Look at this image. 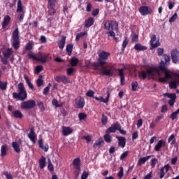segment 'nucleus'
<instances>
[{"label": "nucleus", "instance_id": "obj_1", "mask_svg": "<svg viewBox=\"0 0 179 179\" xmlns=\"http://www.w3.org/2000/svg\"><path fill=\"white\" fill-rule=\"evenodd\" d=\"M108 57H110V52L106 51H101L99 54L98 64L101 66L100 75H103V76H113L114 75L113 69L104 67V65L107 64L106 61L108 59Z\"/></svg>", "mask_w": 179, "mask_h": 179}, {"label": "nucleus", "instance_id": "obj_2", "mask_svg": "<svg viewBox=\"0 0 179 179\" xmlns=\"http://www.w3.org/2000/svg\"><path fill=\"white\" fill-rule=\"evenodd\" d=\"M18 92L13 93V98L17 99L20 101H24L27 99V92H26V88H24V85L20 83L18 84Z\"/></svg>", "mask_w": 179, "mask_h": 179}, {"label": "nucleus", "instance_id": "obj_3", "mask_svg": "<svg viewBox=\"0 0 179 179\" xmlns=\"http://www.w3.org/2000/svg\"><path fill=\"white\" fill-rule=\"evenodd\" d=\"M19 38H20L19 28L17 27L13 31L12 39H11L12 47H13V48L15 50H19L20 47V39Z\"/></svg>", "mask_w": 179, "mask_h": 179}, {"label": "nucleus", "instance_id": "obj_4", "mask_svg": "<svg viewBox=\"0 0 179 179\" xmlns=\"http://www.w3.org/2000/svg\"><path fill=\"white\" fill-rule=\"evenodd\" d=\"M103 29L108 31H118V22L114 20H106L103 22Z\"/></svg>", "mask_w": 179, "mask_h": 179}, {"label": "nucleus", "instance_id": "obj_5", "mask_svg": "<svg viewBox=\"0 0 179 179\" xmlns=\"http://www.w3.org/2000/svg\"><path fill=\"white\" fill-rule=\"evenodd\" d=\"M155 76V69H148L146 71H141L138 73V78L145 80L146 78H153Z\"/></svg>", "mask_w": 179, "mask_h": 179}, {"label": "nucleus", "instance_id": "obj_6", "mask_svg": "<svg viewBox=\"0 0 179 179\" xmlns=\"http://www.w3.org/2000/svg\"><path fill=\"white\" fill-rule=\"evenodd\" d=\"M34 107H36V101L34 100L23 101L20 106L22 110H31V108H34Z\"/></svg>", "mask_w": 179, "mask_h": 179}, {"label": "nucleus", "instance_id": "obj_7", "mask_svg": "<svg viewBox=\"0 0 179 179\" xmlns=\"http://www.w3.org/2000/svg\"><path fill=\"white\" fill-rule=\"evenodd\" d=\"M13 54V50L12 48H8L6 50L3 52V57L1 58V62L3 65H8L9 64V61H8V58H10V55Z\"/></svg>", "mask_w": 179, "mask_h": 179}, {"label": "nucleus", "instance_id": "obj_8", "mask_svg": "<svg viewBox=\"0 0 179 179\" xmlns=\"http://www.w3.org/2000/svg\"><path fill=\"white\" fill-rule=\"evenodd\" d=\"M138 11L141 16H148V15H152L153 10L150 6H141L138 8Z\"/></svg>", "mask_w": 179, "mask_h": 179}, {"label": "nucleus", "instance_id": "obj_9", "mask_svg": "<svg viewBox=\"0 0 179 179\" xmlns=\"http://www.w3.org/2000/svg\"><path fill=\"white\" fill-rule=\"evenodd\" d=\"M17 13H19L20 22H23V19H24V10H23V5L22 4V0H18L17 1Z\"/></svg>", "mask_w": 179, "mask_h": 179}, {"label": "nucleus", "instance_id": "obj_10", "mask_svg": "<svg viewBox=\"0 0 179 179\" xmlns=\"http://www.w3.org/2000/svg\"><path fill=\"white\" fill-rule=\"evenodd\" d=\"M55 4L52 3V1H50L49 3H48V15L49 16H54L55 13H57V9H55Z\"/></svg>", "mask_w": 179, "mask_h": 179}, {"label": "nucleus", "instance_id": "obj_11", "mask_svg": "<svg viewBox=\"0 0 179 179\" xmlns=\"http://www.w3.org/2000/svg\"><path fill=\"white\" fill-rule=\"evenodd\" d=\"M155 41H156V34H152L150 41L151 45L150 50H154V48H157V47L160 45V42H159V41H157L155 43Z\"/></svg>", "mask_w": 179, "mask_h": 179}, {"label": "nucleus", "instance_id": "obj_12", "mask_svg": "<svg viewBox=\"0 0 179 179\" xmlns=\"http://www.w3.org/2000/svg\"><path fill=\"white\" fill-rule=\"evenodd\" d=\"M48 59H51V57H50V55L45 53H41L39 57L37 58V61H39L41 64H46Z\"/></svg>", "mask_w": 179, "mask_h": 179}, {"label": "nucleus", "instance_id": "obj_13", "mask_svg": "<svg viewBox=\"0 0 179 179\" xmlns=\"http://www.w3.org/2000/svg\"><path fill=\"white\" fill-rule=\"evenodd\" d=\"M171 59L173 64H179V51L173 50L171 52Z\"/></svg>", "mask_w": 179, "mask_h": 179}, {"label": "nucleus", "instance_id": "obj_14", "mask_svg": "<svg viewBox=\"0 0 179 179\" xmlns=\"http://www.w3.org/2000/svg\"><path fill=\"white\" fill-rule=\"evenodd\" d=\"M120 128V123L116 122L111 125V127H108L106 130V134H114L116 131H118Z\"/></svg>", "mask_w": 179, "mask_h": 179}, {"label": "nucleus", "instance_id": "obj_15", "mask_svg": "<svg viewBox=\"0 0 179 179\" xmlns=\"http://www.w3.org/2000/svg\"><path fill=\"white\" fill-rule=\"evenodd\" d=\"M76 104L77 106V108H83L85 107V99L82 96H78L76 99Z\"/></svg>", "mask_w": 179, "mask_h": 179}, {"label": "nucleus", "instance_id": "obj_16", "mask_svg": "<svg viewBox=\"0 0 179 179\" xmlns=\"http://www.w3.org/2000/svg\"><path fill=\"white\" fill-rule=\"evenodd\" d=\"M28 138L33 143H36V139H37V135H36V132L34 131V128H31L30 132L28 134Z\"/></svg>", "mask_w": 179, "mask_h": 179}, {"label": "nucleus", "instance_id": "obj_17", "mask_svg": "<svg viewBox=\"0 0 179 179\" xmlns=\"http://www.w3.org/2000/svg\"><path fill=\"white\" fill-rule=\"evenodd\" d=\"M166 146V141L164 140H159L155 146V152H160V150Z\"/></svg>", "mask_w": 179, "mask_h": 179}, {"label": "nucleus", "instance_id": "obj_18", "mask_svg": "<svg viewBox=\"0 0 179 179\" xmlns=\"http://www.w3.org/2000/svg\"><path fill=\"white\" fill-rule=\"evenodd\" d=\"M72 132H73V129L72 128L65 126L62 127V134L63 136H68V135H71Z\"/></svg>", "mask_w": 179, "mask_h": 179}, {"label": "nucleus", "instance_id": "obj_19", "mask_svg": "<svg viewBox=\"0 0 179 179\" xmlns=\"http://www.w3.org/2000/svg\"><path fill=\"white\" fill-rule=\"evenodd\" d=\"M118 141V146L124 149L127 145V138L125 137H116Z\"/></svg>", "mask_w": 179, "mask_h": 179}, {"label": "nucleus", "instance_id": "obj_20", "mask_svg": "<svg viewBox=\"0 0 179 179\" xmlns=\"http://www.w3.org/2000/svg\"><path fill=\"white\" fill-rule=\"evenodd\" d=\"M154 69V72H157L158 73V75L160 74V71L162 72H164L165 71H166V66L164 65V62L162 61L161 62V64L159 65V66L158 67V69L156 68H152Z\"/></svg>", "mask_w": 179, "mask_h": 179}, {"label": "nucleus", "instance_id": "obj_21", "mask_svg": "<svg viewBox=\"0 0 179 179\" xmlns=\"http://www.w3.org/2000/svg\"><path fill=\"white\" fill-rule=\"evenodd\" d=\"M10 16L6 15L4 16L3 21L1 23L2 29H6L8 26L9 25V23H10Z\"/></svg>", "mask_w": 179, "mask_h": 179}, {"label": "nucleus", "instance_id": "obj_22", "mask_svg": "<svg viewBox=\"0 0 179 179\" xmlns=\"http://www.w3.org/2000/svg\"><path fill=\"white\" fill-rule=\"evenodd\" d=\"M94 99H95L96 101H101V103H108V101L110 100V92H107V96L105 99L103 96H100V97L95 96L94 97Z\"/></svg>", "mask_w": 179, "mask_h": 179}, {"label": "nucleus", "instance_id": "obj_23", "mask_svg": "<svg viewBox=\"0 0 179 179\" xmlns=\"http://www.w3.org/2000/svg\"><path fill=\"white\" fill-rule=\"evenodd\" d=\"M151 157V155H147L144 157L139 158L137 162L138 166H142V164H145V163H146V162H148V160H149V159H150Z\"/></svg>", "mask_w": 179, "mask_h": 179}, {"label": "nucleus", "instance_id": "obj_24", "mask_svg": "<svg viewBox=\"0 0 179 179\" xmlns=\"http://www.w3.org/2000/svg\"><path fill=\"white\" fill-rule=\"evenodd\" d=\"M94 24V17H89L88 19L85 20V27L89 28L92 27Z\"/></svg>", "mask_w": 179, "mask_h": 179}, {"label": "nucleus", "instance_id": "obj_25", "mask_svg": "<svg viewBox=\"0 0 179 179\" xmlns=\"http://www.w3.org/2000/svg\"><path fill=\"white\" fill-rule=\"evenodd\" d=\"M43 139L41 138L38 140V146L42 150H44V152H47L48 149H50V145H48V143L45 144L44 145H43Z\"/></svg>", "mask_w": 179, "mask_h": 179}, {"label": "nucleus", "instance_id": "obj_26", "mask_svg": "<svg viewBox=\"0 0 179 179\" xmlns=\"http://www.w3.org/2000/svg\"><path fill=\"white\" fill-rule=\"evenodd\" d=\"M124 71H125V69H117L119 76L120 78L121 85H124V81L125 80V75H124Z\"/></svg>", "mask_w": 179, "mask_h": 179}, {"label": "nucleus", "instance_id": "obj_27", "mask_svg": "<svg viewBox=\"0 0 179 179\" xmlns=\"http://www.w3.org/2000/svg\"><path fill=\"white\" fill-rule=\"evenodd\" d=\"M66 41V36H62V38L57 42L58 47L60 50H64L65 43Z\"/></svg>", "mask_w": 179, "mask_h": 179}, {"label": "nucleus", "instance_id": "obj_28", "mask_svg": "<svg viewBox=\"0 0 179 179\" xmlns=\"http://www.w3.org/2000/svg\"><path fill=\"white\" fill-rule=\"evenodd\" d=\"M8 145H3L1 147V154L0 156L1 157H5L8 155Z\"/></svg>", "mask_w": 179, "mask_h": 179}, {"label": "nucleus", "instance_id": "obj_29", "mask_svg": "<svg viewBox=\"0 0 179 179\" xmlns=\"http://www.w3.org/2000/svg\"><path fill=\"white\" fill-rule=\"evenodd\" d=\"M20 143L17 142H13L12 143V148L13 150L16 152V153H20Z\"/></svg>", "mask_w": 179, "mask_h": 179}, {"label": "nucleus", "instance_id": "obj_30", "mask_svg": "<svg viewBox=\"0 0 179 179\" xmlns=\"http://www.w3.org/2000/svg\"><path fill=\"white\" fill-rule=\"evenodd\" d=\"M134 50L136 51H145V50H148V47L142 45L141 43H136L134 45Z\"/></svg>", "mask_w": 179, "mask_h": 179}, {"label": "nucleus", "instance_id": "obj_31", "mask_svg": "<svg viewBox=\"0 0 179 179\" xmlns=\"http://www.w3.org/2000/svg\"><path fill=\"white\" fill-rule=\"evenodd\" d=\"M73 166H74L76 170H80V158H76L73 161Z\"/></svg>", "mask_w": 179, "mask_h": 179}, {"label": "nucleus", "instance_id": "obj_32", "mask_svg": "<svg viewBox=\"0 0 179 179\" xmlns=\"http://www.w3.org/2000/svg\"><path fill=\"white\" fill-rule=\"evenodd\" d=\"M12 113H13V117H15V118H19V119L23 118V113H22L20 110H15V111H13Z\"/></svg>", "mask_w": 179, "mask_h": 179}, {"label": "nucleus", "instance_id": "obj_33", "mask_svg": "<svg viewBox=\"0 0 179 179\" xmlns=\"http://www.w3.org/2000/svg\"><path fill=\"white\" fill-rule=\"evenodd\" d=\"M164 97H168L171 100H176L177 99V95L176 93H165L164 94Z\"/></svg>", "mask_w": 179, "mask_h": 179}, {"label": "nucleus", "instance_id": "obj_34", "mask_svg": "<svg viewBox=\"0 0 179 179\" xmlns=\"http://www.w3.org/2000/svg\"><path fill=\"white\" fill-rule=\"evenodd\" d=\"M45 157L42 156L41 158L39 159V167L40 169H44L45 167Z\"/></svg>", "mask_w": 179, "mask_h": 179}, {"label": "nucleus", "instance_id": "obj_35", "mask_svg": "<svg viewBox=\"0 0 179 179\" xmlns=\"http://www.w3.org/2000/svg\"><path fill=\"white\" fill-rule=\"evenodd\" d=\"M24 79H25L26 83L29 87V89H31V90H33V89H34V86L33 85V84H31V81H30V79L29 78V77H27L25 75L24 76Z\"/></svg>", "mask_w": 179, "mask_h": 179}, {"label": "nucleus", "instance_id": "obj_36", "mask_svg": "<svg viewBox=\"0 0 179 179\" xmlns=\"http://www.w3.org/2000/svg\"><path fill=\"white\" fill-rule=\"evenodd\" d=\"M70 64H71V66H76V65H78V64H79V59H78L76 57H71Z\"/></svg>", "mask_w": 179, "mask_h": 179}, {"label": "nucleus", "instance_id": "obj_37", "mask_svg": "<svg viewBox=\"0 0 179 179\" xmlns=\"http://www.w3.org/2000/svg\"><path fill=\"white\" fill-rule=\"evenodd\" d=\"M104 143V141L103 140L102 138H99V140H96L95 141V143L93 145V148H94V149H96V148H97V146H101V144Z\"/></svg>", "mask_w": 179, "mask_h": 179}, {"label": "nucleus", "instance_id": "obj_38", "mask_svg": "<svg viewBox=\"0 0 179 179\" xmlns=\"http://www.w3.org/2000/svg\"><path fill=\"white\" fill-rule=\"evenodd\" d=\"M73 50V45L68 44L66 47V51L68 55H72V50Z\"/></svg>", "mask_w": 179, "mask_h": 179}, {"label": "nucleus", "instance_id": "obj_39", "mask_svg": "<svg viewBox=\"0 0 179 179\" xmlns=\"http://www.w3.org/2000/svg\"><path fill=\"white\" fill-rule=\"evenodd\" d=\"M178 114L179 108L171 113L170 118L172 120V121H174V120H177V118H178Z\"/></svg>", "mask_w": 179, "mask_h": 179}, {"label": "nucleus", "instance_id": "obj_40", "mask_svg": "<svg viewBox=\"0 0 179 179\" xmlns=\"http://www.w3.org/2000/svg\"><path fill=\"white\" fill-rule=\"evenodd\" d=\"M163 73H164V78H166L167 80L168 79H171V78H173V76H171V71L170 70L166 69L163 71Z\"/></svg>", "mask_w": 179, "mask_h": 179}, {"label": "nucleus", "instance_id": "obj_41", "mask_svg": "<svg viewBox=\"0 0 179 179\" xmlns=\"http://www.w3.org/2000/svg\"><path fill=\"white\" fill-rule=\"evenodd\" d=\"M107 122H108V117L103 113L101 117V124L102 125H107Z\"/></svg>", "mask_w": 179, "mask_h": 179}, {"label": "nucleus", "instance_id": "obj_42", "mask_svg": "<svg viewBox=\"0 0 179 179\" xmlns=\"http://www.w3.org/2000/svg\"><path fill=\"white\" fill-rule=\"evenodd\" d=\"M37 104H38V108L40 109V111H41V113L45 111V108L44 107V103H43V101H38L37 102Z\"/></svg>", "mask_w": 179, "mask_h": 179}, {"label": "nucleus", "instance_id": "obj_43", "mask_svg": "<svg viewBox=\"0 0 179 179\" xmlns=\"http://www.w3.org/2000/svg\"><path fill=\"white\" fill-rule=\"evenodd\" d=\"M177 85H179L178 83L175 80L169 83L170 89H177Z\"/></svg>", "mask_w": 179, "mask_h": 179}, {"label": "nucleus", "instance_id": "obj_44", "mask_svg": "<svg viewBox=\"0 0 179 179\" xmlns=\"http://www.w3.org/2000/svg\"><path fill=\"white\" fill-rule=\"evenodd\" d=\"M0 89L1 90H6L8 89V83L0 80Z\"/></svg>", "mask_w": 179, "mask_h": 179}, {"label": "nucleus", "instance_id": "obj_45", "mask_svg": "<svg viewBox=\"0 0 179 179\" xmlns=\"http://www.w3.org/2000/svg\"><path fill=\"white\" fill-rule=\"evenodd\" d=\"M103 139L105 142H106V143H110L111 141H113L111 139V136H110V134H107V133L103 136Z\"/></svg>", "mask_w": 179, "mask_h": 179}, {"label": "nucleus", "instance_id": "obj_46", "mask_svg": "<svg viewBox=\"0 0 179 179\" xmlns=\"http://www.w3.org/2000/svg\"><path fill=\"white\" fill-rule=\"evenodd\" d=\"M62 82L64 85H66V83H71V80L66 76H62Z\"/></svg>", "mask_w": 179, "mask_h": 179}, {"label": "nucleus", "instance_id": "obj_47", "mask_svg": "<svg viewBox=\"0 0 179 179\" xmlns=\"http://www.w3.org/2000/svg\"><path fill=\"white\" fill-rule=\"evenodd\" d=\"M159 163V161L156 158H152L150 161V166L152 169H155L156 167V164Z\"/></svg>", "mask_w": 179, "mask_h": 179}, {"label": "nucleus", "instance_id": "obj_48", "mask_svg": "<svg viewBox=\"0 0 179 179\" xmlns=\"http://www.w3.org/2000/svg\"><path fill=\"white\" fill-rule=\"evenodd\" d=\"M48 169L49 171H54V165L51 162V159L48 158Z\"/></svg>", "mask_w": 179, "mask_h": 179}, {"label": "nucleus", "instance_id": "obj_49", "mask_svg": "<svg viewBox=\"0 0 179 179\" xmlns=\"http://www.w3.org/2000/svg\"><path fill=\"white\" fill-rule=\"evenodd\" d=\"M85 34H86V32L78 33L76 36V41H79L82 37H84Z\"/></svg>", "mask_w": 179, "mask_h": 179}, {"label": "nucleus", "instance_id": "obj_50", "mask_svg": "<svg viewBox=\"0 0 179 179\" xmlns=\"http://www.w3.org/2000/svg\"><path fill=\"white\" fill-rule=\"evenodd\" d=\"M87 115H86L85 113H80L78 114V118H79L80 121L85 120V119L87 118Z\"/></svg>", "mask_w": 179, "mask_h": 179}, {"label": "nucleus", "instance_id": "obj_51", "mask_svg": "<svg viewBox=\"0 0 179 179\" xmlns=\"http://www.w3.org/2000/svg\"><path fill=\"white\" fill-rule=\"evenodd\" d=\"M28 57L29 58V59H34L35 61H37L38 57H36V55H34V52H29L28 53Z\"/></svg>", "mask_w": 179, "mask_h": 179}, {"label": "nucleus", "instance_id": "obj_52", "mask_svg": "<svg viewBox=\"0 0 179 179\" xmlns=\"http://www.w3.org/2000/svg\"><path fill=\"white\" fill-rule=\"evenodd\" d=\"M117 177L121 179L124 177V168L122 166L120 167V171L117 173Z\"/></svg>", "mask_w": 179, "mask_h": 179}, {"label": "nucleus", "instance_id": "obj_53", "mask_svg": "<svg viewBox=\"0 0 179 179\" xmlns=\"http://www.w3.org/2000/svg\"><path fill=\"white\" fill-rule=\"evenodd\" d=\"M3 174L6 179H13V176H12V173H10L8 171H4Z\"/></svg>", "mask_w": 179, "mask_h": 179}, {"label": "nucleus", "instance_id": "obj_54", "mask_svg": "<svg viewBox=\"0 0 179 179\" xmlns=\"http://www.w3.org/2000/svg\"><path fill=\"white\" fill-rule=\"evenodd\" d=\"M44 68L41 65H38L35 68L36 73H40L42 71H43Z\"/></svg>", "mask_w": 179, "mask_h": 179}, {"label": "nucleus", "instance_id": "obj_55", "mask_svg": "<svg viewBox=\"0 0 179 179\" xmlns=\"http://www.w3.org/2000/svg\"><path fill=\"white\" fill-rule=\"evenodd\" d=\"M86 96L87 97H92V99H94V92L93 90H89L87 93H86Z\"/></svg>", "mask_w": 179, "mask_h": 179}, {"label": "nucleus", "instance_id": "obj_56", "mask_svg": "<svg viewBox=\"0 0 179 179\" xmlns=\"http://www.w3.org/2000/svg\"><path fill=\"white\" fill-rule=\"evenodd\" d=\"M73 72H75V69H73V68H72V67L66 69V73L69 76H71V75H73Z\"/></svg>", "mask_w": 179, "mask_h": 179}, {"label": "nucleus", "instance_id": "obj_57", "mask_svg": "<svg viewBox=\"0 0 179 179\" xmlns=\"http://www.w3.org/2000/svg\"><path fill=\"white\" fill-rule=\"evenodd\" d=\"M50 86H51V84H48V86L45 87L43 90V94H45V96H47V94H48V93L50 92Z\"/></svg>", "mask_w": 179, "mask_h": 179}, {"label": "nucleus", "instance_id": "obj_58", "mask_svg": "<svg viewBox=\"0 0 179 179\" xmlns=\"http://www.w3.org/2000/svg\"><path fill=\"white\" fill-rule=\"evenodd\" d=\"M129 153V151H125L121 155H120V160H124V159H125V157H128V154Z\"/></svg>", "mask_w": 179, "mask_h": 179}, {"label": "nucleus", "instance_id": "obj_59", "mask_svg": "<svg viewBox=\"0 0 179 179\" xmlns=\"http://www.w3.org/2000/svg\"><path fill=\"white\" fill-rule=\"evenodd\" d=\"M158 174H159V178L162 179L164 178V176H166V172H164V169L161 168Z\"/></svg>", "mask_w": 179, "mask_h": 179}, {"label": "nucleus", "instance_id": "obj_60", "mask_svg": "<svg viewBox=\"0 0 179 179\" xmlns=\"http://www.w3.org/2000/svg\"><path fill=\"white\" fill-rule=\"evenodd\" d=\"M138 137H139V132L136 131L133 133L131 139L132 141H135V139H138Z\"/></svg>", "mask_w": 179, "mask_h": 179}, {"label": "nucleus", "instance_id": "obj_61", "mask_svg": "<svg viewBox=\"0 0 179 179\" xmlns=\"http://www.w3.org/2000/svg\"><path fill=\"white\" fill-rule=\"evenodd\" d=\"M136 87H138V82H133L131 83V90L133 92H136Z\"/></svg>", "mask_w": 179, "mask_h": 179}, {"label": "nucleus", "instance_id": "obj_62", "mask_svg": "<svg viewBox=\"0 0 179 179\" xmlns=\"http://www.w3.org/2000/svg\"><path fill=\"white\" fill-rule=\"evenodd\" d=\"M178 17V15H177V13H176L173 17H171L169 19V23H173V22H176V20Z\"/></svg>", "mask_w": 179, "mask_h": 179}, {"label": "nucleus", "instance_id": "obj_63", "mask_svg": "<svg viewBox=\"0 0 179 179\" xmlns=\"http://www.w3.org/2000/svg\"><path fill=\"white\" fill-rule=\"evenodd\" d=\"M39 40L42 44H45V43H47V38H45L44 35L41 36Z\"/></svg>", "mask_w": 179, "mask_h": 179}, {"label": "nucleus", "instance_id": "obj_64", "mask_svg": "<svg viewBox=\"0 0 179 179\" xmlns=\"http://www.w3.org/2000/svg\"><path fill=\"white\" fill-rule=\"evenodd\" d=\"M87 177H89V173L84 171L81 175V179H87Z\"/></svg>", "mask_w": 179, "mask_h": 179}]
</instances>
